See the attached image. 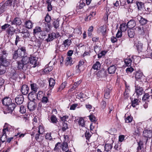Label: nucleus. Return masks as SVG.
Masks as SVG:
<instances>
[{
	"mask_svg": "<svg viewBox=\"0 0 152 152\" xmlns=\"http://www.w3.org/2000/svg\"><path fill=\"white\" fill-rule=\"evenodd\" d=\"M72 43L71 39H67L63 41L62 45L59 47L60 51H63L68 49V47Z\"/></svg>",
	"mask_w": 152,
	"mask_h": 152,
	"instance_id": "20e7f679",
	"label": "nucleus"
},
{
	"mask_svg": "<svg viewBox=\"0 0 152 152\" xmlns=\"http://www.w3.org/2000/svg\"><path fill=\"white\" fill-rule=\"evenodd\" d=\"M138 146L137 148V152H140V150L143 148V142L141 140L137 142Z\"/></svg>",
	"mask_w": 152,
	"mask_h": 152,
	"instance_id": "bb28decb",
	"label": "nucleus"
},
{
	"mask_svg": "<svg viewBox=\"0 0 152 152\" xmlns=\"http://www.w3.org/2000/svg\"><path fill=\"white\" fill-rule=\"evenodd\" d=\"M61 149L63 151H66L68 148V145L67 142L64 141L63 142L61 143Z\"/></svg>",
	"mask_w": 152,
	"mask_h": 152,
	"instance_id": "c85d7f7f",
	"label": "nucleus"
},
{
	"mask_svg": "<svg viewBox=\"0 0 152 152\" xmlns=\"http://www.w3.org/2000/svg\"><path fill=\"white\" fill-rule=\"evenodd\" d=\"M36 107L37 104L34 101H31L28 103L27 107L30 111L34 110Z\"/></svg>",
	"mask_w": 152,
	"mask_h": 152,
	"instance_id": "2eb2a0df",
	"label": "nucleus"
},
{
	"mask_svg": "<svg viewBox=\"0 0 152 152\" xmlns=\"http://www.w3.org/2000/svg\"><path fill=\"white\" fill-rule=\"evenodd\" d=\"M135 30L139 34L142 35L143 37L146 36L149 34V30L145 26L141 27L138 26L136 27L135 28Z\"/></svg>",
	"mask_w": 152,
	"mask_h": 152,
	"instance_id": "7ed1b4c3",
	"label": "nucleus"
},
{
	"mask_svg": "<svg viewBox=\"0 0 152 152\" xmlns=\"http://www.w3.org/2000/svg\"><path fill=\"white\" fill-rule=\"evenodd\" d=\"M101 66V64L100 62L98 61H97L92 66V69H93L94 70H99L100 69Z\"/></svg>",
	"mask_w": 152,
	"mask_h": 152,
	"instance_id": "2f4dec72",
	"label": "nucleus"
},
{
	"mask_svg": "<svg viewBox=\"0 0 152 152\" xmlns=\"http://www.w3.org/2000/svg\"><path fill=\"white\" fill-rule=\"evenodd\" d=\"M34 23L30 20L26 21L25 22L24 25L26 28L28 29H31L33 27Z\"/></svg>",
	"mask_w": 152,
	"mask_h": 152,
	"instance_id": "5701e85b",
	"label": "nucleus"
},
{
	"mask_svg": "<svg viewBox=\"0 0 152 152\" xmlns=\"http://www.w3.org/2000/svg\"><path fill=\"white\" fill-rule=\"evenodd\" d=\"M14 127L11 126L7 123L5 124L4 126V128L2 130V136H4L5 138H7V136L6 134V131L10 132L13 130Z\"/></svg>",
	"mask_w": 152,
	"mask_h": 152,
	"instance_id": "423d86ee",
	"label": "nucleus"
},
{
	"mask_svg": "<svg viewBox=\"0 0 152 152\" xmlns=\"http://www.w3.org/2000/svg\"><path fill=\"white\" fill-rule=\"evenodd\" d=\"M12 0H8L7 1L4 3L2 4V5L4 6L5 8L6 9L7 6H11L12 5Z\"/></svg>",
	"mask_w": 152,
	"mask_h": 152,
	"instance_id": "8fccbe9b",
	"label": "nucleus"
},
{
	"mask_svg": "<svg viewBox=\"0 0 152 152\" xmlns=\"http://www.w3.org/2000/svg\"><path fill=\"white\" fill-rule=\"evenodd\" d=\"M136 4L138 10H141L144 7V4L141 1H137Z\"/></svg>",
	"mask_w": 152,
	"mask_h": 152,
	"instance_id": "79ce46f5",
	"label": "nucleus"
},
{
	"mask_svg": "<svg viewBox=\"0 0 152 152\" xmlns=\"http://www.w3.org/2000/svg\"><path fill=\"white\" fill-rule=\"evenodd\" d=\"M90 132L91 131L88 129L86 130L85 134V137L86 139L88 141L89 140L92 135V134L90 133Z\"/></svg>",
	"mask_w": 152,
	"mask_h": 152,
	"instance_id": "58836bf2",
	"label": "nucleus"
},
{
	"mask_svg": "<svg viewBox=\"0 0 152 152\" xmlns=\"http://www.w3.org/2000/svg\"><path fill=\"white\" fill-rule=\"evenodd\" d=\"M128 27L126 23H123L120 25V30L122 32H125L127 29Z\"/></svg>",
	"mask_w": 152,
	"mask_h": 152,
	"instance_id": "473e14b6",
	"label": "nucleus"
},
{
	"mask_svg": "<svg viewBox=\"0 0 152 152\" xmlns=\"http://www.w3.org/2000/svg\"><path fill=\"white\" fill-rule=\"evenodd\" d=\"M142 130V128L140 127H137L136 129H135L134 134V135L139 136L140 133Z\"/></svg>",
	"mask_w": 152,
	"mask_h": 152,
	"instance_id": "a19ab883",
	"label": "nucleus"
},
{
	"mask_svg": "<svg viewBox=\"0 0 152 152\" xmlns=\"http://www.w3.org/2000/svg\"><path fill=\"white\" fill-rule=\"evenodd\" d=\"M143 84V82L141 80L135 81L134 92L137 98L144 92V88L142 87Z\"/></svg>",
	"mask_w": 152,
	"mask_h": 152,
	"instance_id": "f03ea898",
	"label": "nucleus"
},
{
	"mask_svg": "<svg viewBox=\"0 0 152 152\" xmlns=\"http://www.w3.org/2000/svg\"><path fill=\"white\" fill-rule=\"evenodd\" d=\"M96 15V12L95 11L90 12L89 15L85 18V21H90L94 18Z\"/></svg>",
	"mask_w": 152,
	"mask_h": 152,
	"instance_id": "f3484780",
	"label": "nucleus"
},
{
	"mask_svg": "<svg viewBox=\"0 0 152 152\" xmlns=\"http://www.w3.org/2000/svg\"><path fill=\"white\" fill-rule=\"evenodd\" d=\"M44 93L42 91H39L37 94V99L39 100H41L42 98L44 96Z\"/></svg>",
	"mask_w": 152,
	"mask_h": 152,
	"instance_id": "49530a36",
	"label": "nucleus"
},
{
	"mask_svg": "<svg viewBox=\"0 0 152 152\" xmlns=\"http://www.w3.org/2000/svg\"><path fill=\"white\" fill-rule=\"evenodd\" d=\"M128 28H133L136 25V22L135 20H131L127 23Z\"/></svg>",
	"mask_w": 152,
	"mask_h": 152,
	"instance_id": "393cba45",
	"label": "nucleus"
},
{
	"mask_svg": "<svg viewBox=\"0 0 152 152\" xmlns=\"http://www.w3.org/2000/svg\"><path fill=\"white\" fill-rule=\"evenodd\" d=\"M150 97H151V98L152 99V94H150V92L144 93L142 99V101L145 102L149 99Z\"/></svg>",
	"mask_w": 152,
	"mask_h": 152,
	"instance_id": "cd10ccee",
	"label": "nucleus"
},
{
	"mask_svg": "<svg viewBox=\"0 0 152 152\" xmlns=\"http://www.w3.org/2000/svg\"><path fill=\"white\" fill-rule=\"evenodd\" d=\"M85 63L83 59L80 60L78 62V63L77 65H76V66L82 69L83 67V65Z\"/></svg>",
	"mask_w": 152,
	"mask_h": 152,
	"instance_id": "864d4df0",
	"label": "nucleus"
},
{
	"mask_svg": "<svg viewBox=\"0 0 152 152\" xmlns=\"http://www.w3.org/2000/svg\"><path fill=\"white\" fill-rule=\"evenodd\" d=\"M127 33L128 36L130 38L134 37L135 34L134 29L133 28H129Z\"/></svg>",
	"mask_w": 152,
	"mask_h": 152,
	"instance_id": "7c9ffc66",
	"label": "nucleus"
},
{
	"mask_svg": "<svg viewBox=\"0 0 152 152\" xmlns=\"http://www.w3.org/2000/svg\"><path fill=\"white\" fill-rule=\"evenodd\" d=\"M44 127L43 125L41 124L38 126V129L35 128L34 130H33L31 134V136H34L35 134L37 132L39 133L40 134H43L45 132Z\"/></svg>",
	"mask_w": 152,
	"mask_h": 152,
	"instance_id": "0eeeda50",
	"label": "nucleus"
},
{
	"mask_svg": "<svg viewBox=\"0 0 152 152\" xmlns=\"http://www.w3.org/2000/svg\"><path fill=\"white\" fill-rule=\"evenodd\" d=\"M143 76V74L140 71H137L135 75V77L136 80V81L138 80V79H141Z\"/></svg>",
	"mask_w": 152,
	"mask_h": 152,
	"instance_id": "c9c22d12",
	"label": "nucleus"
},
{
	"mask_svg": "<svg viewBox=\"0 0 152 152\" xmlns=\"http://www.w3.org/2000/svg\"><path fill=\"white\" fill-rule=\"evenodd\" d=\"M56 36L55 33L54 32L49 34L48 35V38L46 39V40L47 42L51 41L56 38Z\"/></svg>",
	"mask_w": 152,
	"mask_h": 152,
	"instance_id": "c756f323",
	"label": "nucleus"
},
{
	"mask_svg": "<svg viewBox=\"0 0 152 152\" xmlns=\"http://www.w3.org/2000/svg\"><path fill=\"white\" fill-rule=\"evenodd\" d=\"M29 99L31 101H34L37 99V93L36 92H31L28 95Z\"/></svg>",
	"mask_w": 152,
	"mask_h": 152,
	"instance_id": "6ab92c4d",
	"label": "nucleus"
},
{
	"mask_svg": "<svg viewBox=\"0 0 152 152\" xmlns=\"http://www.w3.org/2000/svg\"><path fill=\"white\" fill-rule=\"evenodd\" d=\"M26 134V133H21L20 132H18L15 135V137L16 139L18 138H20L24 137Z\"/></svg>",
	"mask_w": 152,
	"mask_h": 152,
	"instance_id": "4d7b16f0",
	"label": "nucleus"
},
{
	"mask_svg": "<svg viewBox=\"0 0 152 152\" xmlns=\"http://www.w3.org/2000/svg\"><path fill=\"white\" fill-rule=\"evenodd\" d=\"M17 68L18 70H22L26 71L27 68V66L24 65V64L21 60L17 61Z\"/></svg>",
	"mask_w": 152,
	"mask_h": 152,
	"instance_id": "9b49d317",
	"label": "nucleus"
},
{
	"mask_svg": "<svg viewBox=\"0 0 152 152\" xmlns=\"http://www.w3.org/2000/svg\"><path fill=\"white\" fill-rule=\"evenodd\" d=\"M45 22L46 23H50L51 21V16L49 15V14L48 13L45 17L44 19Z\"/></svg>",
	"mask_w": 152,
	"mask_h": 152,
	"instance_id": "09e8293b",
	"label": "nucleus"
},
{
	"mask_svg": "<svg viewBox=\"0 0 152 152\" xmlns=\"http://www.w3.org/2000/svg\"><path fill=\"white\" fill-rule=\"evenodd\" d=\"M19 111L21 113L23 114L26 112V108L23 105L19 106Z\"/></svg>",
	"mask_w": 152,
	"mask_h": 152,
	"instance_id": "bf43d9fd",
	"label": "nucleus"
},
{
	"mask_svg": "<svg viewBox=\"0 0 152 152\" xmlns=\"http://www.w3.org/2000/svg\"><path fill=\"white\" fill-rule=\"evenodd\" d=\"M30 86L31 90L33 91V92H36L39 88L38 86H37L36 84L34 83H31Z\"/></svg>",
	"mask_w": 152,
	"mask_h": 152,
	"instance_id": "f704fd0d",
	"label": "nucleus"
},
{
	"mask_svg": "<svg viewBox=\"0 0 152 152\" xmlns=\"http://www.w3.org/2000/svg\"><path fill=\"white\" fill-rule=\"evenodd\" d=\"M22 23L20 18L18 17L15 18L11 21V24L15 25L16 26L20 25Z\"/></svg>",
	"mask_w": 152,
	"mask_h": 152,
	"instance_id": "4468645a",
	"label": "nucleus"
},
{
	"mask_svg": "<svg viewBox=\"0 0 152 152\" xmlns=\"http://www.w3.org/2000/svg\"><path fill=\"white\" fill-rule=\"evenodd\" d=\"M137 18L140 23L142 26L145 25L149 21L147 19L144 18L141 16H138Z\"/></svg>",
	"mask_w": 152,
	"mask_h": 152,
	"instance_id": "a211bd4d",
	"label": "nucleus"
},
{
	"mask_svg": "<svg viewBox=\"0 0 152 152\" xmlns=\"http://www.w3.org/2000/svg\"><path fill=\"white\" fill-rule=\"evenodd\" d=\"M42 134H40L39 133L37 132L35 134V139L37 142H41L43 140V136L41 135Z\"/></svg>",
	"mask_w": 152,
	"mask_h": 152,
	"instance_id": "4be33fe9",
	"label": "nucleus"
},
{
	"mask_svg": "<svg viewBox=\"0 0 152 152\" xmlns=\"http://www.w3.org/2000/svg\"><path fill=\"white\" fill-rule=\"evenodd\" d=\"M29 90V88L28 86L25 84L23 85L20 89L22 94L23 95H26L28 93Z\"/></svg>",
	"mask_w": 152,
	"mask_h": 152,
	"instance_id": "ddd939ff",
	"label": "nucleus"
},
{
	"mask_svg": "<svg viewBox=\"0 0 152 152\" xmlns=\"http://www.w3.org/2000/svg\"><path fill=\"white\" fill-rule=\"evenodd\" d=\"M23 95L22 94L18 95L15 98V103L18 105L22 104L24 101Z\"/></svg>",
	"mask_w": 152,
	"mask_h": 152,
	"instance_id": "f8f14e48",
	"label": "nucleus"
},
{
	"mask_svg": "<svg viewBox=\"0 0 152 152\" xmlns=\"http://www.w3.org/2000/svg\"><path fill=\"white\" fill-rule=\"evenodd\" d=\"M42 31L41 28L39 26H36L33 30V34L34 35H37L40 33Z\"/></svg>",
	"mask_w": 152,
	"mask_h": 152,
	"instance_id": "ea45409f",
	"label": "nucleus"
},
{
	"mask_svg": "<svg viewBox=\"0 0 152 152\" xmlns=\"http://www.w3.org/2000/svg\"><path fill=\"white\" fill-rule=\"evenodd\" d=\"M53 25L55 28H57L59 26V21L55 20L53 23Z\"/></svg>",
	"mask_w": 152,
	"mask_h": 152,
	"instance_id": "13d9d810",
	"label": "nucleus"
},
{
	"mask_svg": "<svg viewBox=\"0 0 152 152\" xmlns=\"http://www.w3.org/2000/svg\"><path fill=\"white\" fill-rule=\"evenodd\" d=\"M53 68L52 66H49L47 67V66H46L45 68L44 69V72L46 73H48L51 71L53 70Z\"/></svg>",
	"mask_w": 152,
	"mask_h": 152,
	"instance_id": "603ef678",
	"label": "nucleus"
},
{
	"mask_svg": "<svg viewBox=\"0 0 152 152\" xmlns=\"http://www.w3.org/2000/svg\"><path fill=\"white\" fill-rule=\"evenodd\" d=\"M133 120V118L131 115L125 118V122L127 123L131 122Z\"/></svg>",
	"mask_w": 152,
	"mask_h": 152,
	"instance_id": "e2e57ef3",
	"label": "nucleus"
},
{
	"mask_svg": "<svg viewBox=\"0 0 152 152\" xmlns=\"http://www.w3.org/2000/svg\"><path fill=\"white\" fill-rule=\"evenodd\" d=\"M1 102L6 107V113H12L16 106V104L12 102V99L6 96L2 99Z\"/></svg>",
	"mask_w": 152,
	"mask_h": 152,
	"instance_id": "f257e3e1",
	"label": "nucleus"
},
{
	"mask_svg": "<svg viewBox=\"0 0 152 152\" xmlns=\"http://www.w3.org/2000/svg\"><path fill=\"white\" fill-rule=\"evenodd\" d=\"M49 86L51 88H53L55 84V80L53 78H50L49 80Z\"/></svg>",
	"mask_w": 152,
	"mask_h": 152,
	"instance_id": "c03bdc74",
	"label": "nucleus"
},
{
	"mask_svg": "<svg viewBox=\"0 0 152 152\" xmlns=\"http://www.w3.org/2000/svg\"><path fill=\"white\" fill-rule=\"evenodd\" d=\"M21 61L24 64V65L27 66V64L29 63V57L24 56L22 57Z\"/></svg>",
	"mask_w": 152,
	"mask_h": 152,
	"instance_id": "e433bc0d",
	"label": "nucleus"
},
{
	"mask_svg": "<svg viewBox=\"0 0 152 152\" xmlns=\"http://www.w3.org/2000/svg\"><path fill=\"white\" fill-rule=\"evenodd\" d=\"M78 124L82 127L84 126L85 124L84 119L82 117L80 118L78 121Z\"/></svg>",
	"mask_w": 152,
	"mask_h": 152,
	"instance_id": "052dcab7",
	"label": "nucleus"
},
{
	"mask_svg": "<svg viewBox=\"0 0 152 152\" xmlns=\"http://www.w3.org/2000/svg\"><path fill=\"white\" fill-rule=\"evenodd\" d=\"M15 31V29L13 26H10L9 28L7 29L6 32L9 36H12L14 34Z\"/></svg>",
	"mask_w": 152,
	"mask_h": 152,
	"instance_id": "dca6fc26",
	"label": "nucleus"
},
{
	"mask_svg": "<svg viewBox=\"0 0 152 152\" xmlns=\"http://www.w3.org/2000/svg\"><path fill=\"white\" fill-rule=\"evenodd\" d=\"M18 58H21L20 55H19V53L16 50H15L12 54V58L13 59L16 60Z\"/></svg>",
	"mask_w": 152,
	"mask_h": 152,
	"instance_id": "de8ad7c7",
	"label": "nucleus"
},
{
	"mask_svg": "<svg viewBox=\"0 0 152 152\" xmlns=\"http://www.w3.org/2000/svg\"><path fill=\"white\" fill-rule=\"evenodd\" d=\"M42 42L39 39H37L34 41V46L38 48L40 47Z\"/></svg>",
	"mask_w": 152,
	"mask_h": 152,
	"instance_id": "5fc2aeb1",
	"label": "nucleus"
},
{
	"mask_svg": "<svg viewBox=\"0 0 152 152\" xmlns=\"http://www.w3.org/2000/svg\"><path fill=\"white\" fill-rule=\"evenodd\" d=\"M131 100V106L133 107H135L137 105H138L139 104V100L138 99L134 98L133 100L132 98L130 97Z\"/></svg>",
	"mask_w": 152,
	"mask_h": 152,
	"instance_id": "b1692460",
	"label": "nucleus"
},
{
	"mask_svg": "<svg viewBox=\"0 0 152 152\" xmlns=\"http://www.w3.org/2000/svg\"><path fill=\"white\" fill-rule=\"evenodd\" d=\"M38 58L32 56L29 57V63L33 65V67H35L38 65L37 63Z\"/></svg>",
	"mask_w": 152,
	"mask_h": 152,
	"instance_id": "9d476101",
	"label": "nucleus"
},
{
	"mask_svg": "<svg viewBox=\"0 0 152 152\" xmlns=\"http://www.w3.org/2000/svg\"><path fill=\"white\" fill-rule=\"evenodd\" d=\"M10 64L9 62L0 57V69H6Z\"/></svg>",
	"mask_w": 152,
	"mask_h": 152,
	"instance_id": "6e6552de",
	"label": "nucleus"
},
{
	"mask_svg": "<svg viewBox=\"0 0 152 152\" xmlns=\"http://www.w3.org/2000/svg\"><path fill=\"white\" fill-rule=\"evenodd\" d=\"M125 64L126 66H130L131 65L132 60V59L129 58H127L124 60Z\"/></svg>",
	"mask_w": 152,
	"mask_h": 152,
	"instance_id": "4c0bfd02",
	"label": "nucleus"
},
{
	"mask_svg": "<svg viewBox=\"0 0 152 152\" xmlns=\"http://www.w3.org/2000/svg\"><path fill=\"white\" fill-rule=\"evenodd\" d=\"M75 70V74L78 75L80 73L82 69L76 66Z\"/></svg>",
	"mask_w": 152,
	"mask_h": 152,
	"instance_id": "338daca9",
	"label": "nucleus"
},
{
	"mask_svg": "<svg viewBox=\"0 0 152 152\" xmlns=\"http://www.w3.org/2000/svg\"><path fill=\"white\" fill-rule=\"evenodd\" d=\"M98 79L106 78L107 75L106 70L104 69L99 71L96 74Z\"/></svg>",
	"mask_w": 152,
	"mask_h": 152,
	"instance_id": "1a4fd4ad",
	"label": "nucleus"
},
{
	"mask_svg": "<svg viewBox=\"0 0 152 152\" xmlns=\"http://www.w3.org/2000/svg\"><path fill=\"white\" fill-rule=\"evenodd\" d=\"M72 58L71 57H67L65 59V65L68 66L69 65L70 66L72 65L73 63L72 62Z\"/></svg>",
	"mask_w": 152,
	"mask_h": 152,
	"instance_id": "37998d69",
	"label": "nucleus"
},
{
	"mask_svg": "<svg viewBox=\"0 0 152 152\" xmlns=\"http://www.w3.org/2000/svg\"><path fill=\"white\" fill-rule=\"evenodd\" d=\"M68 129V125L67 123H63V126L61 129L62 131L64 132Z\"/></svg>",
	"mask_w": 152,
	"mask_h": 152,
	"instance_id": "0e129e2a",
	"label": "nucleus"
},
{
	"mask_svg": "<svg viewBox=\"0 0 152 152\" xmlns=\"http://www.w3.org/2000/svg\"><path fill=\"white\" fill-rule=\"evenodd\" d=\"M38 117L37 116H35L34 117V118L32 119V124L34 126L32 128V130H34V129H35V128L36 127L37 125L38 126L39 125L38 122Z\"/></svg>",
	"mask_w": 152,
	"mask_h": 152,
	"instance_id": "72a5a7b5",
	"label": "nucleus"
},
{
	"mask_svg": "<svg viewBox=\"0 0 152 152\" xmlns=\"http://www.w3.org/2000/svg\"><path fill=\"white\" fill-rule=\"evenodd\" d=\"M49 117H48V119L50 120V121L53 123L54 124H57L58 122L57 118L56 116L54 114H52L50 117V119L49 118Z\"/></svg>",
	"mask_w": 152,
	"mask_h": 152,
	"instance_id": "412c9836",
	"label": "nucleus"
},
{
	"mask_svg": "<svg viewBox=\"0 0 152 152\" xmlns=\"http://www.w3.org/2000/svg\"><path fill=\"white\" fill-rule=\"evenodd\" d=\"M107 51L106 50H102L101 52L97 54L98 58H100L102 57V56H105L107 53Z\"/></svg>",
	"mask_w": 152,
	"mask_h": 152,
	"instance_id": "680f3d73",
	"label": "nucleus"
},
{
	"mask_svg": "<svg viewBox=\"0 0 152 152\" xmlns=\"http://www.w3.org/2000/svg\"><path fill=\"white\" fill-rule=\"evenodd\" d=\"M18 49L19 50V51L20 50L24 54L26 53V49L25 47L20 46L18 47Z\"/></svg>",
	"mask_w": 152,
	"mask_h": 152,
	"instance_id": "69168bd1",
	"label": "nucleus"
},
{
	"mask_svg": "<svg viewBox=\"0 0 152 152\" xmlns=\"http://www.w3.org/2000/svg\"><path fill=\"white\" fill-rule=\"evenodd\" d=\"M94 51L96 54L97 53V52H99L101 50L100 46L97 45L94 46Z\"/></svg>",
	"mask_w": 152,
	"mask_h": 152,
	"instance_id": "774afa93",
	"label": "nucleus"
},
{
	"mask_svg": "<svg viewBox=\"0 0 152 152\" xmlns=\"http://www.w3.org/2000/svg\"><path fill=\"white\" fill-rule=\"evenodd\" d=\"M47 31L46 32L45 31L42 30L40 33V36L39 37V38L42 39H44L45 38V36H47Z\"/></svg>",
	"mask_w": 152,
	"mask_h": 152,
	"instance_id": "a18cd8bd",
	"label": "nucleus"
},
{
	"mask_svg": "<svg viewBox=\"0 0 152 152\" xmlns=\"http://www.w3.org/2000/svg\"><path fill=\"white\" fill-rule=\"evenodd\" d=\"M45 29L46 31H48L50 30L52 27V25L50 23H45Z\"/></svg>",
	"mask_w": 152,
	"mask_h": 152,
	"instance_id": "6e6d98bb",
	"label": "nucleus"
},
{
	"mask_svg": "<svg viewBox=\"0 0 152 152\" xmlns=\"http://www.w3.org/2000/svg\"><path fill=\"white\" fill-rule=\"evenodd\" d=\"M117 67L114 65H112L109 67L107 69L108 73L111 74L115 73Z\"/></svg>",
	"mask_w": 152,
	"mask_h": 152,
	"instance_id": "aec40b11",
	"label": "nucleus"
},
{
	"mask_svg": "<svg viewBox=\"0 0 152 152\" xmlns=\"http://www.w3.org/2000/svg\"><path fill=\"white\" fill-rule=\"evenodd\" d=\"M99 30L102 33L103 35L105 34V32L106 31V28L104 26H101L99 28Z\"/></svg>",
	"mask_w": 152,
	"mask_h": 152,
	"instance_id": "3c124183",
	"label": "nucleus"
},
{
	"mask_svg": "<svg viewBox=\"0 0 152 152\" xmlns=\"http://www.w3.org/2000/svg\"><path fill=\"white\" fill-rule=\"evenodd\" d=\"M142 136L146 140L145 144H146L149 139L152 137V130L150 129H145L142 133Z\"/></svg>",
	"mask_w": 152,
	"mask_h": 152,
	"instance_id": "39448f33",
	"label": "nucleus"
},
{
	"mask_svg": "<svg viewBox=\"0 0 152 152\" xmlns=\"http://www.w3.org/2000/svg\"><path fill=\"white\" fill-rule=\"evenodd\" d=\"M113 144L106 143L104 146V151L110 152L113 148Z\"/></svg>",
	"mask_w": 152,
	"mask_h": 152,
	"instance_id": "a878e982",
	"label": "nucleus"
}]
</instances>
